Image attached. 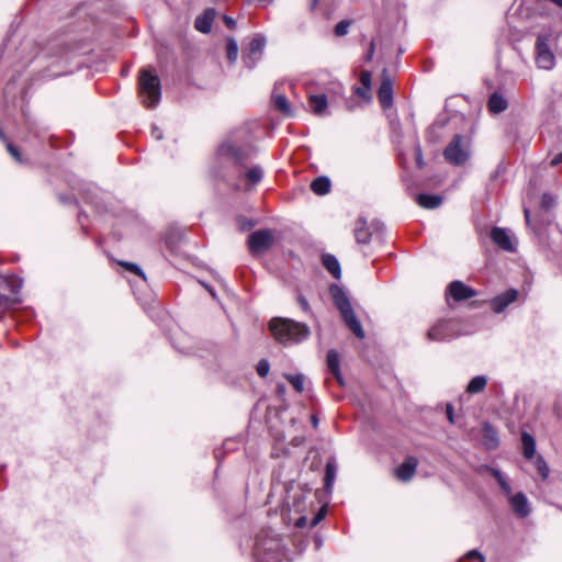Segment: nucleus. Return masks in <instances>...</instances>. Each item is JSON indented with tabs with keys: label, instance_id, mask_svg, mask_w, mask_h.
I'll return each instance as SVG.
<instances>
[{
	"label": "nucleus",
	"instance_id": "4be33fe9",
	"mask_svg": "<svg viewBox=\"0 0 562 562\" xmlns=\"http://www.w3.org/2000/svg\"><path fill=\"white\" fill-rule=\"evenodd\" d=\"M330 187V180L325 176L317 177L311 183V190L317 195L329 193Z\"/></svg>",
	"mask_w": 562,
	"mask_h": 562
},
{
	"label": "nucleus",
	"instance_id": "9b49d317",
	"mask_svg": "<svg viewBox=\"0 0 562 562\" xmlns=\"http://www.w3.org/2000/svg\"><path fill=\"white\" fill-rule=\"evenodd\" d=\"M448 293L457 302L464 301L476 295V292L462 281L451 282L448 286Z\"/></svg>",
	"mask_w": 562,
	"mask_h": 562
},
{
	"label": "nucleus",
	"instance_id": "5fc2aeb1",
	"mask_svg": "<svg viewBox=\"0 0 562 562\" xmlns=\"http://www.w3.org/2000/svg\"><path fill=\"white\" fill-rule=\"evenodd\" d=\"M303 520H304V518H300V519L297 520V526H302V525H303Z\"/></svg>",
	"mask_w": 562,
	"mask_h": 562
},
{
	"label": "nucleus",
	"instance_id": "49530a36",
	"mask_svg": "<svg viewBox=\"0 0 562 562\" xmlns=\"http://www.w3.org/2000/svg\"><path fill=\"white\" fill-rule=\"evenodd\" d=\"M224 21H225V24L229 27V29H234L235 25H236V22L233 18L231 16H224Z\"/></svg>",
	"mask_w": 562,
	"mask_h": 562
},
{
	"label": "nucleus",
	"instance_id": "f03ea898",
	"mask_svg": "<svg viewBox=\"0 0 562 562\" xmlns=\"http://www.w3.org/2000/svg\"><path fill=\"white\" fill-rule=\"evenodd\" d=\"M330 292H331L334 303H335L336 307L338 308V311L340 312L341 317H342L344 322L346 323V325L348 326V328L358 338H360V339L363 338L364 331L362 329V326H361L360 322L358 321V318L350 305V302H349L348 297L346 296V294L344 293V291L341 289H339L338 286H333L330 289Z\"/></svg>",
	"mask_w": 562,
	"mask_h": 562
},
{
	"label": "nucleus",
	"instance_id": "72a5a7b5",
	"mask_svg": "<svg viewBox=\"0 0 562 562\" xmlns=\"http://www.w3.org/2000/svg\"><path fill=\"white\" fill-rule=\"evenodd\" d=\"M535 465L543 480L549 476V468L542 457L538 456Z\"/></svg>",
	"mask_w": 562,
	"mask_h": 562
},
{
	"label": "nucleus",
	"instance_id": "2eb2a0df",
	"mask_svg": "<svg viewBox=\"0 0 562 562\" xmlns=\"http://www.w3.org/2000/svg\"><path fill=\"white\" fill-rule=\"evenodd\" d=\"M509 504L513 512L519 517H526L530 514L528 499L522 493L512 495L509 497Z\"/></svg>",
	"mask_w": 562,
	"mask_h": 562
},
{
	"label": "nucleus",
	"instance_id": "7c9ffc66",
	"mask_svg": "<svg viewBox=\"0 0 562 562\" xmlns=\"http://www.w3.org/2000/svg\"><path fill=\"white\" fill-rule=\"evenodd\" d=\"M286 380L292 384L294 390L299 393H302L304 390V375L295 374V375H285Z\"/></svg>",
	"mask_w": 562,
	"mask_h": 562
},
{
	"label": "nucleus",
	"instance_id": "c756f323",
	"mask_svg": "<svg viewBox=\"0 0 562 562\" xmlns=\"http://www.w3.org/2000/svg\"><path fill=\"white\" fill-rule=\"evenodd\" d=\"M262 176H263V171L259 166H254V167L249 168L245 175L247 181L251 186L257 184L262 179Z\"/></svg>",
	"mask_w": 562,
	"mask_h": 562
},
{
	"label": "nucleus",
	"instance_id": "f704fd0d",
	"mask_svg": "<svg viewBox=\"0 0 562 562\" xmlns=\"http://www.w3.org/2000/svg\"><path fill=\"white\" fill-rule=\"evenodd\" d=\"M349 26H350V21H340L339 23H337V25L335 26V34L337 36H344L348 33L349 31Z\"/></svg>",
	"mask_w": 562,
	"mask_h": 562
},
{
	"label": "nucleus",
	"instance_id": "b1692460",
	"mask_svg": "<svg viewBox=\"0 0 562 562\" xmlns=\"http://www.w3.org/2000/svg\"><path fill=\"white\" fill-rule=\"evenodd\" d=\"M324 267L335 277L336 279L340 278L341 270L340 265L335 256L333 255H324L322 258Z\"/></svg>",
	"mask_w": 562,
	"mask_h": 562
},
{
	"label": "nucleus",
	"instance_id": "4c0bfd02",
	"mask_svg": "<svg viewBox=\"0 0 562 562\" xmlns=\"http://www.w3.org/2000/svg\"><path fill=\"white\" fill-rule=\"evenodd\" d=\"M360 82L363 88L371 89V72L367 70L361 71Z\"/></svg>",
	"mask_w": 562,
	"mask_h": 562
},
{
	"label": "nucleus",
	"instance_id": "dca6fc26",
	"mask_svg": "<svg viewBox=\"0 0 562 562\" xmlns=\"http://www.w3.org/2000/svg\"><path fill=\"white\" fill-rule=\"evenodd\" d=\"M378 98L381 105L386 109L392 105L393 102V89L389 78H383L380 88L378 90Z\"/></svg>",
	"mask_w": 562,
	"mask_h": 562
},
{
	"label": "nucleus",
	"instance_id": "2f4dec72",
	"mask_svg": "<svg viewBox=\"0 0 562 562\" xmlns=\"http://www.w3.org/2000/svg\"><path fill=\"white\" fill-rule=\"evenodd\" d=\"M226 50H227V58L229 59V61L234 63L238 56V45L235 40L229 38L227 41Z\"/></svg>",
	"mask_w": 562,
	"mask_h": 562
},
{
	"label": "nucleus",
	"instance_id": "9d476101",
	"mask_svg": "<svg viewBox=\"0 0 562 562\" xmlns=\"http://www.w3.org/2000/svg\"><path fill=\"white\" fill-rule=\"evenodd\" d=\"M265 45L266 41L261 36H256L250 41L248 50L243 56V60L248 68H252L261 57Z\"/></svg>",
	"mask_w": 562,
	"mask_h": 562
},
{
	"label": "nucleus",
	"instance_id": "4468645a",
	"mask_svg": "<svg viewBox=\"0 0 562 562\" xmlns=\"http://www.w3.org/2000/svg\"><path fill=\"white\" fill-rule=\"evenodd\" d=\"M417 460L414 457H408L405 461L395 470L396 477L403 482L409 481L416 471Z\"/></svg>",
	"mask_w": 562,
	"mask_h": 562
},
{
	"label": "nucleus",
	"instance_id": "423d86ee",
	"mask_svg": "<svg viewBox=\"0 0 562 562\" xmlns=\"http://www.w3.org/2000/svg\"><path fill=\"white\" fill-rule=\"evenodd\" d=\"M459 335V324L454 319L439 321L427 333L430 341H446Z\"/></svg>",
	"mask_w": 562,
	"mask_h": 562
},
{
	"label": "nucleus",
	"instance_id": "f3484780",
	"mask_svg": "<svg viewBox=\"0 0 562 562\" xmlns=\"http://www.w3.org/2000/svg\"><path fill=\"white\" fill-rule=\"evenodd\" d=\"M215 19V10L206 9L201 15L195 19L194 26L202 33H209L212 29Z\"/></svg>",
	"mask_w": 562,
	"mask_h": 562
},
{
	"label": "nucleus",
	"instance_id": "4d7b16f0",
	"mask_svg": "<svg viewBox=\"0 0 562 562\" xmlns=\"http://www.w3.org/2000/svg\"><path fill=\"white\" fill-rule=\"evenodd\" d=\"M318 0H314V5L317 3Z\"/></svg>",
	"mask_w": 562,
	"mask_h": 562
},
{
	"label": "nucleus",
	"instance_id": "20e7f679",
	"mask_svg": "<svg viewBox=\"0 0 562 562\" xmlns=\"http://www.w3.org/2000/svg\"><path fill=\"white\" fill-rule=\"evenodd\" d=\"M256 554L259 562H284V553L279 539L258 540L256 543Z\"/></svg>",
	"mask_w": 562,
	"mask_h": 562
},
{
	"label": "nucleus",
	"instance_id": "f257e3e1",
	"mask_svg": "<svg viewBox=\"0 0 562 562\" xmlns=\"http://www.w3.org/2000/svg\"><path fill=\"white\" fill-rule=\"evenodd\" d=\"M270 330L281 344L300 342L310 335V329L305 324L289 318H273L270 322Z\"/></svg>",
	"mask_w": 562,
	"mask_h": 562
},
{
	"label": "nucleus",
	"instance_id": "0eeeda50",
	"mask_svg": "<svg viewBox=\"0 0 562 562\" xmlns=\"http://www.w3.org/2000/svg\"><path fill=\"white\" fill-rule=\"evenodd\" d=\"M536 64L540 69L551 70L555 65V57L550 50L548 38L546 36H538L536 43Z\"/></svg>",
	"mask_w": 562,
	"mask_h": 562
},
{
	"label": "nucleus",
	"instance_id": "a18cd8bd",
	"mask_svg": "<svg viewBox=\"0 0 562 562\" xmlns=\"http://www.w3.org/2000/svg\"><path fill=\"white\" fill-rule=\"evenodd\" d=\"M446 413H447V417H448V420L453 424L454 423V416H453V408L451 405H447V409H446Z\"/></svg>",
	"mask_w": 562,
	"mask_h": 562
},
{
	"label": "nucleus",
	"instance_id": "a878e982",
	"mask_svg": "<svg viewBox=\"0 0 562 562\" xmlns=\"http://www.w3.org/2000/svg\"><path fill=\"white\" fill-rule=\"evenodd\" d=\"M483 441L487 449H494L497 447V435L494 428L490 425H485L483 428Z\"/></svg>",
	"mask_w": 562,
	"mask_h": 562
},
{
	"label": "nucleus",
	"instance_id": "7ed1b4c3",
	"mask_svg": "<svg viewBox=\"0 0 562 562\" xmlns=\"http://www.w3.org/2000/svg\"><path fill=\"white\" fill-rule=\"evenodd\" d=\"M139 97L146 108L156 106L160 100V80L149 69L140 70Z\"/></svg>",
	"mask_w": 562,
	"mask_h": 562
},
{
	"label": "nucleus",
	"instance_id": "864d4df0",
	"mask_svg": "<svg viewBox=\"0 0 562 562\" xmlns=\"http://www.w3.org/2000/svg\"><path fill=\"white\" fill-rule=\"evenodd\" d=\"M312 424H313V426H314L315 428H316V427H317V425H318V419H317V417H316L315 415H313V416H312Z\"/></svg>",
	"mask_w": 562,
	"mask_h": 562
},
{
	"label": "nucleus",
	"instance_id": "473e14b6",
	"mask_svg": "<svg viewBox=\"0 0 562 562\" xmlns=\"http://www.w3.org/2000/svg\"><path fill=\"white\" fill-rule=\"evenodd\" d=\"M492 473H493L494 477L496 479V481L498 482L502 490L504 491V493L509 495L512 492V488H510L509 483L503 476V474L498 470H494V469L492 470Z\"/></svg>",
	"mask_w": 562,
	"mask_h": 562
},
{
	"label": "nucleus",
	"instance_id": "37998d69",
	"mask_svg": "<svg viewBox=\"0 0 562 562\" xmlns=\"http://www.w3.org/2000/svg\"><path fill=\"white\" fill-rule=\"evenodd\" d=\"M9 153L18 160L21 161L20 153L16 147H14L12 144H8L7 146Z\"/></svg>",
	"mask_w": 562,
	"mask_h": 562
},
{
	"label": "nucleus",
	"instance_id": "5701e85b",
	"mask_svg": "<svg viewBox=\"0 0 562 562\" xmlns=\"http://www.w3.org/2000/svg\"><path fill=\"white\" fill-rule=\"evenodd\" d=\"M487 106L492 113L498 114L507 109L508 103L503 95L493 93L488 99Z\"/></svg>",
	"mask_w": 562,
	"mask_h": 562
},
{
	"label": "nucleus",
	"instance_id": "e433bc0d",
	"mask_svg": "<svg viewBox=\"0 0 562 562\" xmlns=\"http://www.w3.org/2000/svg\"><path fill=\"white\" fill-rule=\"evenodd\" d=\"M121 265L123 267H125L128 271H131V272H133V273H135V274H137V276H139V277L145 279L144 272L142 271V269L137 265L132 263V262H121Z\"/></svg>",
	"mask_w": 562,
	"mask_h": 562
},
{
	"label": "nucleus",
	"instance_id": "ea45409f",
	"mask_svg": "<svg viewBox=\"0 0 562 562\" xmlns=\"http://www.w3.org/2000/svg\"><path fill=\"white\" fill-rule=\"evenodd\" d=\"M369 91H370V89L363 88V86H362V87H357V88L355 89V92H356L359 97H361V98H363V99H366V100H370V99H371V95H370Z\"/></svg>",
	"mask_w": 562,
	"mask_h": 562
},
{
	"label": "nucleus",
	"instance_id": "de8ad7c7",
	"mask_svg": "<svg viewBox=\"0 0 562 562\" xmlns=\"http://www.w3.org/2000/svg\"><path fill=\"white\" fill-rule=\"evenodd\" d=\"M562 162V153L558 154L555 157L552 158L550 165L551 166H558Z\"/></svg>",
	"mask_w": 562,
	"mask_h": 562
},
{
	"label": "nucleus",
	"instance_id": "1a4fd4ad",
	"mask_svg": "<svg viewBox=\"0 0 562 562\" xmlns=\"http://www.w3.org/2000/svg\"><path fill=\"white\" fill-rule=\"evenodd\" d=\"M218 156L234 164H241L249 156V149H244L231 142H225L218 148Z\"/></svg>",
	"mask_w": 562,
	"mask_h": 562
},
{
	"label": "nucleus",
	"instance_id": "3c124183",
	"mask_svg": "<svg viewBox=\"0 0 562 562\" xmlns=\"http://www.w3.org/2000/svg\"><path fill=\"white\" fill-rule=\"evenodd\" d=\"M373 53H374V43H373V42H371V43H370L369 53H368V59H371V58H372Z\"/></svg>",
	"mask_w": 562,
	"mask_h": 562
},
{
	"label": "nucleus",
	"instance_id": "6ab92c4d",
	"mask_svg": "<svg viewBox=\"0 0 562 562\" xmlns=\"http://www.w3.org/2000/svg\"><path fill=\"white\" fill-rule=\"evenodd\" d=\"M327 367L330 373L335 376L337 382L342 385V376L339 367V356L335 350H329L327 353Z\"/></svg>",
	"mask_w": 562,
	"mask_h": 562
},
{
	"label": "nucleus",
	"instance_id": "393cba45",
	"mask_svg": "<svg viewBox=\"0 0 562 562\" xmlns=\"http://www.w3.org/2000/svg\"><path fill=\"white\" fill-rule=\"evenodd\" d=\"M521 442L524 448V456L526 459H531L536 452V442L531 435L522 432Z\"/></svg>",
	"mask_w": 562,
	"mask_h": 562
},
{
	"label": "nucleus",
	"instance_id": "58836bf2",
	"mask_svg": "<svg viewBox=\"0 0 562 562\" xmlns=\"http://www.w3.org/2000/svg\"><path fill=\"white\" fill-rule=\"evenodd\" d=\"M415 158H416V165L419 169H423L424 166H425V161H424V158H423V153H422V148L419 145L416 146L415 148Z\"/></svg>",
	"mask_w": 562,
	"mask_h": 562
},
{
	"label": "nucleus",
	"instance_id": "412c9836",
	"mask_svg": "<svg viewBox=\"0 0 562 562\" xmlns=\"http://www.w3.org/2000/svg\"><path fill=\"white\" fill-rule=\"evenodd\" d=\"M355 237L359 244H368L370 241V232L368 224L364 220L359 218L355 225Z\"/></svg>",
	"mask_w": 562,
	"mask_h": 562
},
{
	"label": "nucleus",
	"instance_id": "ddd939ff",
	"mask_svg": "<svg viewBox=\"0 0 562 562\" xmlns=\"http://www.w3.org/2000/svg\"><path fill=\"white\" fill-rule=\"evenodd\" d=\"M492 240L502 249L513 251L515 249L513 239L508 232L501 227H494L491 232Z\"/></svg>",
	"mask_w": 562,
	"mask_h": 562
},
{
	"label": "nucleus",
	"instance_id": "79ce46f5",
	"mask_svg": "<svg viewBox=\"0 0 562 562\" xmlns=\"http://www.w3.org/2000/svg\"><path fill=\"white\" fill-rule=\"evenodd\" d=\"M468 559H479L481 562H485V558L477 551V550H471L467 553Z\"/></svg>",
	"mask_w": 562,
	"mask_h": 562
},
{
	"label": "nucleus",
	"instance_id": "6e6552de",
	"mask_svg": "<svg viewBox=\"0 0 562 562\" xmlns=\"http://www.w3.org/2000/svg\"><path fill=\"white\" fill-rule=\"evenodd\" d=\"M273 236L268 229L251 233L248 237V247L252 254L266 251L272 246Z\"/></svg>",
	"mask_w": 562,
	"mask_h": 562
},
{
	"label": "nucleus",
	"instance_id": "c03bdc74",
	"mask_svg": "<svg viewBox=\"0 0 562 562\" xmlns=\"http://www.w3.org/2000/svg\"><path fill=\"white\" fill-rule=\"evenodd\" d=\"M297 302L300 304V306L304 310V311H307L308 310V303H307V300L305 297H303L302 295H299L297 297Z\"/></svg>",
	"mask_w": 562,
	"mask_h": 562
},
{
	"label": "nucleus",
	"instance_id": "c85d7f7f",
	"mask_svg": "<svg viewBox=\"0 0 562 562\" xmlns=\"http://www.w3.org/2000/svg\"><path fill=\"white\" fill-rule=\"evenodd\" d=\"M273 104L274 108L282 112L283 114L291 115L290 104L288 102V99L283 94H276L273 97Z\"/></svg>",
	"mask_w": 562,
	"mask_h": 562
},
{
	"label": "nucleus",
	"instance_id": "a211bd4d",
	"mask_svg": "<svg viewBox=\"0 0 562 562\" xmlns=\"http://www.w3.org/2000/svg\"><path fill=\"white\" fill-rule=\"evenodd\" d=\"M308 104L315 115H325L328 105L327 97L323 93L310 94Z\"/></svg>",
	"mask_w": 562,
	"mask_h": 562
},
{
	"label": "nucleus",
	"instance_id": "aec40b11",
	"mask_svg": "<svg viewBox=\"0 0 562 562\" xmlns=\"http://www.w3.org/2000/svg\"><path fill=\"white\" fill-rule=\"evenodd\" d=\"M417 203L428 210L438 207L442 203V196L437 194H418L416 198Z\"/></svg>",
	"mask_w": 562,
	"mask_h": 562
},
{
	"label": "nucleus",
	"instance_id": "a19ab883",
	"mask_svg": "<svg viewBox=\"0 0 562 562\" xmlns=\"http://www.w3.org/2000/svg\"><path fill=\"white\" fill-rule=\"evenodd\" d=\"M554 204V200L550 194H543L541 199V205L544 209H549Z\"/></svg>",
	"mask_w": 562,
	"mask_h": 562
},
{
	"label": "nucleus",
	"instance_id": "09e8293b",
	"mask_svg": "<svg viewBox=\"0 0 562 562\" xmlns=\"http://www.w3.org/2000/svg\"><path fill=\"white\" fill-rule=\"evenodd\" d=\"M151 134H153V136L156 139H161L162 138V132L158 127H156V126L153 127Z\"/></svg>",
	"mask_w": 562,
	"mask_h": 562
},
{
	"label": "nucleus",
	"instance_id": "8fccbe9b",
	"mask_svg": "<svg viewBox=\"0 0 562 562\" xmlns=\"http://www.w3.org/2000/svg\"><path fill=\"white\" fill-rule=\"evenodd\" d=\"M323 517H324V512H323V510H321V512H319V513L314 517L312 525H313V526L317 525V524L323 519Z\"/></svg>",
	"mask_w": 562,
	"mask_h": 562
},
{
	"label": "nucleus",
	"instance_id": "f8f14e48",
	"mask_svg": "<svg viewBox=\"0 0 562 562\" xmlns=\"http://www.w3.org/2000/svg\"><path fill=\"white\" fill-rule=\"evenodd\" d=\"M518 292L515 289L507 290L506 292L497 295L492 300V308L496 313L503 312L510 303L517 300Z\"/></svg>",
	"mask_w": 562,
	"mask_h": 562
},
{
	"label": "nucleus",
	"instance_id": "603ef678",
	"mask_svg": "<svg viewBox=\"0 0 562 562\" xmlns=\"http://www.w3.org/2000/svg\"><path fill=\"white\" fill-rule=\"evenodd\" d=\"M524 213H525V217H526V222L529 223V217H530V212L528 209H525L524 210Z\"/></svg>",
	"mask_w": 562,
	"mask_h": 562
},
{
	"label": "nucleus",
	"instance_id": "bb28decb",
	"mask_svg": "<svg viewBox=\"0 0 562 562\" xmlns=\"http://www.w3.org/2000/svg\"><path fill=\"white\" fill-rule=\"evenodd\" d=\"M487 380L483 375L474 376L467 386V392L474 394L482 392L486 386Z\"/></svg>",
	"mask_w": 562,
	"mask_h": 562
},
{
	"label": "nucleus",
	"instance_id": "cd10ccee",
	"mask_svg": "<svg viewBox=\"0 0 562 562\" xmlns=\"http://www.w3.org/2000/svg\"><path fill=\"white\" fill-rule=\"evenodd\" d=\"M337 467L335 461H328L326 464V473H325V487L327 491L330 490L335 479H336Z\"/></svg>",
	"mask_w": 562,
	"mask_h": 562
},
{
	"label": "nucleus",
	"instance_id": "c9c22d12",
	"mask_svg": "<svg viewBox=\"0 0 562 562\" xmlns=\"http://www.w3.org/2000/svg\"><path fill=\"white\" fill-rule=\"evenodd\" d=\"M270 364L267 360L262 359L257 364V373L265 378L269 373Z\"/></svg>",
	"mask_w": 562,
	"mask_h": 562
},
{
	"label": "nucleus",
	"instance_id": "6e6d98bb",
	"mask_svg": "<svg viewBox=\"0 0 562 562\" xmlns=\"http://www.w3.org/2000/svg\"><path fill=\"white\" fill-rule=\"evenodd\" d=\"M279 390H280L281 392H283V391H284V387H283V386H279Z\"/></svg>",
	"mask_w": 562,
	"mask_h": 562
},
{
	"label": "nucleus",
	"instance_id": "39448f33",
	"mask_svg": "<svg viewBox=\"0 0 562 562\" xmlns=\"http://www.w3.org/2000/svg\"><path fill=\"white\" fill-rule=\"evenodd\" d=\"M445 159L454 166L463 165L469 156V149L461 135H454L443 151Z\"/></svg>",
	"mask_w": 562,
	"mask_h": 562
}]
</instances>
